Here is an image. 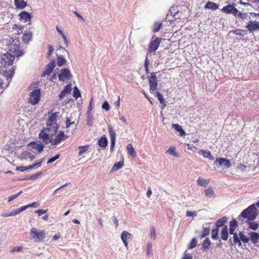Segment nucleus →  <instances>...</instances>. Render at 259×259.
I'll return each mask as SVG.
<instances>
[{
  "mask_svg": "<svg viewBox=\"0 0 259 259\" xmlns=\"http://www.w3.org/2000/svg\"><path fill=\"white\" fill-rule=\"evenodd\" d=\"M161 39V38L156 37L154 39L152 40L150 42L148 48L149 53H152L156 52L160 45Z\"/></svg>",
  "mask_w": 259,
  "mask_h": 259,
  "instance_id": "nucleus-8",
  "label": "nucleus"
},
{
  "mask_svg": "<svg viewBox=\"0 0 259 259\" xmlns=\"http://www.w3.org/2000/svg\"><path fill=\"white\" fill-rule=\"evenodd\" d=\"M32 33L29 31H25L22 40L25 43H28L32 40Z\"/></svg>",
  "mask_w": 259,
  "mask_h": 259,
  "instance_id": "nucleus-23",
  "label": "nucleus"
},
{
  "mask_svg": "<svg viewBox=\"0 0 259 259\" xmlns=\"http://www.w3.org/2000/svg\"><path fill=\"white\" fill-rule=\"evenodd\" d=\"M46 235L45 230L37 229L36 228H32L30 231V238L34 242L42 241L45 238Z\"/></svg>",
  "mask_w": 259,
  "mask_h": 259,
  "instance_id": "nucleus-3",
  "label": "nucleus"
},
{
  "mask_svg": "<svg viewBox=\"0 0 259 259\" xmlns=\"http://www.w3.org/2000/svg\"><path fill=\"white\" fill-rule=\"evenodd\" d=\"M40 93L39 88H36L30 93L28 100L31 104L35 105L39 102L40 99Z\"/></svg>",
  "mask_w": 259,
  "mask_h": 259,
  "instance_id": "nucleus-4",
  "label": "nucleus"
},
{
  "mask_svg": "<svg viewBox=\"0 0 259 259\" xmlns=\"http://www.w3.org/2000/svg\"><path fill=\"white\" fill-rule=\"evenodd\" d=\"M20 20H23L25 22L30 21L31 16L28 12L23 11L19 14Z\"/></svg>",
  "mask_w": 259,
  "mask_h": 259,
  "instance_id": "nucleus-21",
  "label": "nucleus"
},
{
  "mask_svg": "<svg viewBox=\"0 0 259 259\" xmlns=\"http://www.w3.org/2000/svg\"><path fill=\"white\" fill-rule=\"evenodd\" d=\"M205 195L208 197H214V193L211 187H208L205 190Z\"/></svg>",
  "mask_w": 259,
  "mask_h": 259,
  "instance_id": "nucleus-42",
  "label": "nucleus"
},
{
  "mask_svg": "<svg viewBox=\"0 0 259 259\" xmlns=\"http://www.w3.org/2000/svg\"><path fill=\"white\" fill-rule=\"evenodd\" d=\"M228 218L226 217H223L221 218V219H219L216 221V223L215 224V227L217 228H218L219 229V228L225 226V224L227 222Z\"/></svg>",
  "mask_w": 259,
  "mask_h": 259,
  "instance_id": "nucleus-30",
  "label": "nucleus"
},
{
  "mask_svg": "<svg viewBox=\"0 0 259 259\" xmlns=\"http://www.w3.org/2000/svg\"><path fill=\"white\" fill-rule=\"evenodd\" d=\"M239 238L243 243H247L249 241V238L245 235L242 232H239Z\"/></svg>",
  "mask_w": 259,
  "mask_h": 259,
  "instance_id": "nucleus-39",
  "label": "nucleus"
},
{
  "mask_svg": "<svg viewBox=\"0 0 259 259\" xmlns=\"http://www.w3.org/2000/svg\"><path fill=\"white\" fill-rule=\"evenodd\" d=\"M60 155L59 154H56L55 156L49 158L47 161V164H50L53 162L58 158H59Z\"/></svg>",
  "mask_w": 259,
  "mask_h": 259,
  "instance_id": "nucleus-56",
  "label": "nucleus"
},
{
  "mask_svg": "<svg viewBox=\"0 0 259 259\" xmlns=\"http://www.w3.org/2000/svg\"><path fill=\"white\" fill-rule=\"evenodd\" d=\"M196 182H197V185H198L200 186L206 187L208 184V181H207L206 180L202 179L200 178H199L197 180Z\"/></svg>",
  "mask_w": 259,
  "mask_h": 259,
  "instance_id": "nucleus-43",
  "label": "nucleus"
},
{
  "mask_svg": "<svg viewBox=\"0 0 259 259\" xmlns=\"http://www.w3.org/2000/svg\"><path fill=\"white\" fill-rule=\"evenodd\" d=\"M42 174V171L38 172L37 173H35V174H33L28 178H27L28 180H33L37 179L41 174Z\"/></svg>",
  "mask_w": 259,
  "mask_h": 259,
  "instance_id": "nucleus-52",
  "label": "nucleus"
},
{
  "mask_svg": "<svg viewBox=\"0 0 259 259\" xmlns=\"http://www.w3.org/2000/svg\"><path fill=\"white\" fill-rule=\"evenodd\" d=\"M60 115L59 112H55L53 113H52L51 115H49L48 119H47L46 122L48 123H57V117Z\"/></svg>",
  "mask_w": 259,
  "mask_h": 259,
  "instance_id": "nucleus-25",
  "label": "nucleus"
},
{
  "mask_svg": "<svg viewBox=\"0 0 259 259\" xmlns=\"http://www.w3.org/2000/svg\"><path fill=\"white\" fill-rule=\"evenodd\" d=\"M14 73V69L12 67L11 70H9L8 72H6V76L8 80H11L13 76Z\"/></svg>",
  "mask_w": 259,
  "mask_h": 259,
  "instance_id": "nucleus-47",
  "label": "nucleus"
},
{
  "mask_svg": "<svg viewBox=\"0 0 259 259\" xmlns=\"http://www.w3.org/2000/svg\"><path fill=\"white\" fill-rule=\"evenodd\" d=\"M258 214V211L255 205L253 204L244 209L238 217L237 219L240 221L242 218L246 219L247 221H254Z\"/></svg>",
  "mask_w": 259,
  "mask_h": 259,
  "instance_id": "nucleus-1",
  "label": "nucleus"
},
{
  "mask_svg": "<svg viewBox=\"0 0 259 259\" xmlns=\"http://www.w3.org/2000/svg\"><path fill=\"white\" fill-rule=\"evenodd\" d=\"M124 163L122 161H119V162H116L114 164L112 167L111 170L112 171H116L121 168L123 166Z\"/></svg>",
  "mask_w": 259,
  "mask_h": 259,
  "instance_id": "nucleus-37",
  "label": "nucleus"
},
{
  "mask_svg": "<svg viewBox=\"0 0 259 259\" xmlns=\"http://www.w3.org/2000/svg\"><path fill=\"white\" fill-rule=\"evenodd\" d=\"M132 235L126 232V231H124L121 235V238L122 241H123L125 247L127 248L128 247V241L131 240L132 239Z\"/></svg>",
  "mask_w": 259,
  "mask_h": 259,
  "instance_id": "nucleus-18",
  "label": "nucleus"
},
{
  "mask_svg": "<svg viewBox=\"0 0 259 259\" xmlns=\"http://www.w3.org/2000/svg\"><path fill=\"white\" fill-rule=\"evenodd\" d=\"M246 28L251 32L259 31V21H250L247 23Z\"/></svg>",
  "mask_w": 259,
  "mask_h": 259,
  "instance_id": "nucleus-11",
  "label": "nucleus"
},
{
  "mask_svg": "<svg viewBox=\"0 0 259 259\" xmlns=\"http://www.w3.org/2000/svg\"><path fill=\"white\" fill-rule=\"evenodd\" d=\"M221 238L223 240H227L228 239V228L227 226H224L221 232Z\"/></svg>",
  "mask_w": 259,
  "mask_h": 259,
  "instance_id": "nucleus-31",
  "label": "nucleus"
},
{
  "mask_svg": "<svg viewBox=\"0 0 259 259\" xmlns=\"http://www.w3.org/2000/svg\"><path fill=\"white\" fill-rule=\"evenodd\" d=\"M74 123V121H71L70 117H67L65 121L66 127L69 128L71 125Z\"/></svg>",
  "mask_w": 259,
  "mask_h": 259,
  "instance_id": "nucleus-54",
  "label": "nucleus"
},
{
  "mask_svg": "<svg viewBox=\"0 0 259 259\" xmlns=\"http://www.w3.org/2000/svg\"><path fill=\"white\" fill-rule=\"evenodd\" d=\"M172 127L179 133L180 136L182 137L186 135L185 131L183 129L182 126L179 124L176 123L172 124Z\"/></svg>",
  "mask_w": 259,
  "mask_h": 259,
  "instance_id": "nucleus-32",
  "label": "nucleus"
},
{
  "mask_svg": "<svg viewBox=\"0 0 259 259\" xmlns=\"http://www.w3.org/2000/svg\"><path fill=\"white\" fill-rule=\"evenodd\" d=\"M42 160H40L36 163H33L32 165H28L27 166H19L17 167L16 170H19L20 171H24L25 170H29L34 168H38L41 165Z\"/></svg>",
  "mask_w": 259,
  "mask_h": 259,
  "instance_id": "nucleus-16",
  "label": "nucleus"
},
{
  "mask_svg": "<svg viewBox=\"0 0 259 259\" xmlns=\"http://www.w3.org/2000/svg\"><path fill=\"white\" fill-rule=\"evenodd\" d=\"M70 71L67 68H63L60 70V73L58 75L59 80L60 81H64L71 77Z\"/></svg>",
  "mask_w": 259,
  "mask_h": 259,
  "instance_id": "nucleus-12",
  "label": "nucleus"
},
{
  "mask_svg": "<svg viewBox=\"0 0 259 259\" xmlns=\"http://www.w3.org/2000/svg\"><path fill=\"white\" fill-rule=\"evenodd\" d=\"M102 108L106 111H108L110 109L109 104L107 101H105L102 104Z\"/></svg>",
  "mask_w": 259,
  "mask_h": 259,
  "instance_id": "nucleus-61",
  "label": "nucleus"
},
{
  "mask_svg": "<svg viewBox=\"0 0 259 259\" xmlns=\"http://www.w3.org/2000/svg\"><path fill=\"white\" fill-rule=\"evenodd\" d=\"M48 51L47 57V58H49L54 52V48L50 45H48Z\"/></svg>",
  "mask_w": 259,
  "mask_h": 259,
  "instance_id": "nucleus-57",
  "label": "nucleus"
},
{
  "mask_svg": "<svg viewBox=\"0 0 259 259\" xmlns=\"http://www.w3.org/2000/svg\"><path fill=\"white\" fill-rule=\"evenodd\" d=\"M87 124L89 126H90L92 124L93 121V115L91 114V112H90V114L89 112H87Z\"/></svg>",
  "mask_w": 259,
  "mask_h": 259,
  "instance_id": "nucleus-55",
  "label": "nucleus"
},
{
  "mask_svg": "<svg viewBox=\"0 0 259 259\" xmlns=\"http://www.w3.org/2000/svg\"><path fill=\"white\" fill-rule=\"evenodd\" d=\"M219 229L218 228H214L211 230V238L213 240L218 239V234Z\"/></svg>",
  "mask_w": 259,
  "mask_h": 259,
  "instance_id": "nucleus-44",
  "label": "nucleus"
},
{
  "mask_svg": "<svg viewBox=\"0 0 259 259\" xmlns=\"http://www.w3.org/2000/svg\"><path fill=\"white\" fill-rule=\"evenodd\" d=\"M56 65L55 61L53 60L49 63L46 67L45 70L43 71L41 77H44L46 75H50L53 71Z\"/></svg>",
  "mask_w": 259,
  "mask_h": 259,
  "instance_id": "nucleus-15",
  "label": "nucleus"
},
{
  "mask_svg": "<svg viewBox=\"0 0 259 259\" xmlns=\"http://www.w3.org/2000/svg\"><path fill=\"white\" fill-rule=\"evenodd\" d=\"M53 136L54 135L49 132L48 129L43 128L38 134V138L47 145L52 143V138Z\"/></svg>",
  "mask_w": 259,
  "mask_h": 259,
  "instance_id": "nucleus-5",
  "label": "nucleus"
},
{
  "mask_svg": "<svg viewBox=\"0 0 259 259\" xmlns=\"http://www.w3.org/2000/svg\"><path fill=\"white\" fill-rule=\"evenodd\" d=\"M237 227V222L235 219H233L230 222L229 233L234 236V234H237L235 230Z\"/></svg>",
  "mask_w": 259,
  "mask_h": 259,
  "instance_id": "nucleus-22",
  "label": "nucleus"
},
{
  "mask_svg": "<svg viewBox=\"0 0 259 259\" xmlns=\"http://www.w3.org/2000/svg\"><path fill=\"white\" fill-rule=\"evenodd\" d=\"M197 241L196 238H193L188 245V249H191L195 247L197 245Z\"/></svg>",
  "mask_w": 259,
  "mask_h": 259,
  "instance_id": "nucleus-48",
  "label": "nucleus"
},
{
  "mask_svg": "<svg viewBox=\"0 0 259 259\" xmlns=\"http://www.w3.org/2000/svg\"><path fill=\"white\" fill-rule=\"evenodd\" d=\"M210 232V229L209 227H204L203 226V231L201 235H200V237L201 238H203L208 236Z\"/></svg>",
  "mask_w": 259,
  "mask_h": 259,
  "instance_id": "nucleus-40",
  "label": "nucleus"
},
{
  "mask_svg": "<svg viewBox=\"0 0 259 259\" xmlns=\"http://www.w3.org/2000/svg\"><path fill=\"white\" fill-rule=\"evenodd\" d=\"M221 11L227 14H232L235 16H236V14L238 13V10L232 5L224 6Z\"/></svg>",
  "mask_w": 259,
  "mask_h": 259,
  "instance_id": "nucleus-14",
  "label": "nucleus"
},
{
  "mask_svg": "<svg viewBox=\"0 0 259 259\" xmlns=\"http://www.w3.org/2000/svg\"><path fill=\"white\" fill-rule=\"evenodd\" d=\"M28 147L32 149H35L38 153H41L44 148V145L41 143H38L35 142H31L28 144Z\"/></svg>",
  "mask_w": 259,
  "mask_h": 259,
  "instance_id": "nucleus-19",
  "label": "nucleus"
},
{
  "mask_svg": "<svg viewBox=\"0 0 259 259\" xmlns=\"http://www.w3.org/2000/svg\"><path fill=\"white\" fill-rule=\"evenodd\" d=\"M167 153H168L169 154L172 155L174 156H177V154L176 151V148L175 147H170L166 151Z\"/></svg>",
  "mask_w": 259,
  "mask_h": 259,
  "instance_id": "nucleus-50",
  "label": "nucleus"
},
{
  "mask_svg": "<svg viewBox=\"0 0 259 259\" xmlns=\"http://www.w3.org/2000/svg\"><path fill=\"white\" fill-rule=\"evenodd\" d=\"M14 59V56L9 53H7L2 56L1 63L5 67L9 66L12 65Z\"/></svg>",
  "mask_w": 259,
  "mask_h": 259,
  "instance_id": "nucleus-7",
  "label": "nucleus"
},
{
  "mask_svg": "<svg viewBox=\"0 0 259 259\" xmlns=\"http://www.w3.org/2000/svg\"><path fill=\"white\" fill-rule=\"evenodd\" d=\"M108 142L107 138L105 135H103L98 141V144L103 149H105L108 145Z\"/></svg>",
  "mask_w": 259,
  "mask_h": 259,
  "instance_id": "nucleus-24",
  "label": "nucleus"
},
{
  "mask_svg": "<svg viewBox=\"0 0 259 259\" xmlns=\"http://www.w3.org/2000/svg\"><path fill=\"white\" fill-rule=\"evenodd\" d=\"M150 230H151V238L155 240L156 237V230L154 227H151Z\"/></svg>",
  "mask_w": 259,
  "mask_h": 259,
  "instance_id": "nucleus-59",
  "label": "nucleus"
},
{
  "mask_svg": "<svg viewBox=\"0 0 259 259\" xmlns=\"http://www.w3.org/2000/svg\"><path fill=\"white\" fill-rule=\"evenodd\" d=\"M148 81L150 85V92L153 94L157 89L158 80L156 77V73L152 72L148 77Z\"/></svg>",
  "mask_w": 259,
  "mask_h": 259,
  "instance_id": "nucleus-6",
  "label": "nucleus"
},
{
  "mask_svg": "<svg viewBox=\"0 0 259 259\" xmlns=\"http://www.w3.org/2000/svg\"><path fill=\"white\" fill-rule=\"evenodd\" d=\"M246 224L248 226V228L249 229L253 231H256L259 227V224L257 222H254L253 221H246Z\"/></svg>",
  "mask_w": 259,
  "mask_h": 259,
  "instance_id": "nucleus-26",
  "label": "nucleus"
},
{
  "mask_svg": "<svg viewBox=\"0 0 259 259\" xmlns=\"http://www.w3.org/2000/svg\"><path fill=\"white\" fill-rule=\"evenodd\" d=\"M214 163L218 166H224L226 167H229L231 165V163L229 160L225 158H217L214 161Z\"/></svg>",
  "mask_w": 259,
  "mask_h": 259,
  "instance_id": "nucleus-13",
  "label": "nucleus"
},
{
  "mask_svg": "<svg viewBox=\"0 0 259 259\" xmlns=\"http://www.w3.org/2000/svg\"><path fill=\"white\" fill-rule=\"evenodd\" d=\"M14 4L17 9H23L27 6L24 0H14Z\"/></svg>",
  "mask_w": 259,
  "mask_h": 259,
  "instance_id": "nucleus-29",
  "label": "nucleus"
},
{
  "mask_svg": "<svg viewBox=\"0 0 259 259\" xmlns=\"http://www.w3.org/2000/svg\"><path fill=\"white\" fill-rule=\"evenodd\" d=\"M199 154L202 155L204 157L207 158L212 160L214 159L213 156L211 155V152L209 151H205L204 150H200Z\"/></svg>",
  "mask_w": 259,
  "mask_h": 259,
  "instance_id": "nucleus-33",
  "label": "nucleus"
},
{
  "mask_svg": "<svg viewBox=\"0 0 259 259\" xmlns=\"http://www.w3.org/2000/svg\"><path fill=\"white\" fill-rule=\"evenodd\" d=\"M46 127H45L44 128H47L49 130V132L51 133L52 135H56L57 133V132L59 128V126L57 124V123H53V122H50L48 123L46 122Z\"/></svg>",
  "mask_w": 259,
  "mask_h": 259,
  "instance_id": "nucleus-17",
  "label": "nucleus"
},
{
  "mask_svg": "<svg viewBox=\"0 0 259 259\" xmlns=\"http://www.w3.org/2000/svg\"><path fill=\"white\" fill-rule=\"evenodd\" d=\"M63 91L66 93H69L71 91V87L70 84H67L63 89Z\"/></svg>",
  "mask_w": 259,
  "mask_h": 259,
  "instance_id": "nucleus-60",
  "label": "nucleus"
},
{
  "mask_svg": "<svg viewBox=\"0 0 259 259\" xmlns=\"http://www.w3.org/2000/svg\"><path fill=\"white\" fill-rule=\"evenodd\" d=\"M234 34L243 36L245 34V31L241 29H235L231 31Z\"/></svg>",
  "mask_w": 259,
  "mask_h": 259,
  "instance_id": "nucleus-46",
  "label": "nucleus"
},
{
  "mask_svg": "<svg viewBox=\"0 0 259 259\" xmlns=\"http://www.w3.org/2000/svg\"><path fill=\"white\" fill-rule=\"evenodd\" d=\"M179 11L178 9V6H173L169 9L167 14V16L170 15L175 17L179 13Z\"/></svg>",
  "mask_w": 259,
  "mask_h": 259,
  "instance_id": "nucleus-34",
  "label": "nucleus"
},
{
  "mask_svg": "<svg viewBox=\"0 0 259 259\" xmlns=\"http://www.w3.org/2000/svg\"><path fill=\"white\" fill-rule=\"evenodd\" d=\"M47 211L46 209H38L35 211V213H37L39 216L45 213Z\"/></svg>",
  "mask_w": 259,
  "mask_h": 259,
  "instance_id": "nucleus-64",
  "label": "nucleus"
},
{
  "mask_svg": "<svg viewBox=\"0 0 259 259\" xmlns=\"http://www.w3.org/2000/svg\"><path fill=\"white\" fill-rule=\"evenodd\" d=\"M249 240L253 244H256L259 242V233L256 232L251 231L249 232Z\"/></svg>",
  "mask_w": 259,
  "mask_h": 259,
  "instance_id": "nucleus-20",
  "label": "nucleus"
},
{
  "mask_svg": "<svg viewBox=\"0 0 259 259\" xmlns=\"http://www.w3.org/2000/svg\"><path fill=\"white\" fill-rule=\"evenodd\" d=\"M23 154L25 157V158L28 157L30 158L31 160H32L35 157L34 155L28 152H25L23 153Z\"/></svg>",
  "mask_w": 259,
  "mask_h": 259,
  "instance_id": "nucleus-58",
  "label": "nucleus"
},
{
  "mask_svg": "<svg viewBox=\"0 0 259 259\" xmlns=\"http://www.w3.org/2000/svg\"><path fill=\"white\" fill-rule=\"evenodd\" d=\"M20 44V40L18 37L16 36L12 37L11 41L8 48L9 51L13 53L17 57H21L24 55L23 51L19 50Z\"/></svg>",
  "mask_w": 259,
  "mask_h": 259,
  "instance_id": "nucleus-2",
  "label": "nucleus"
},
{
  "mask_svg": "<svg viewBox=\"0 0 259 259\" xmlns=\"http://www.w3.org/2000/svg\"><path fill=\"white\" fill-rule=\"evenodd\" d=\"M219 8V5L210 1H208L204 6L205 9L216 10Z\"/></svg>",
  "mask_w": 259,
  "mask_h": 259,
  "instance_id": "nucleus-27",
  "label": "nucleus"
},
{
  "mask_svg": "<svg viewBox=\"0 0 259 259\" xmlns=\"http://www.w3.org/2000/svg\"><path fill=\"white\" fill-rule=\"evenodd\" d=\"M152 243L149 242L147 245V254L150 255L152 254Z\"/></svg>",
  "mask_w": 259,
  "mask_h": 259,
  "instance_id": "nucleus-53",
  "label": "nucleus"
},
{
  "mask_svg": "<svg viewBox=\"0 0 259 259\" xmlns=\"http://www.w3.org/2000/svg\"><path fill=\"white\" fill-rule=\"evenodd\" d=\"M90 147V145H87L84 146H79L78 147L79 149L78 156H80L83 155V153L88 151Z\"/></svg>",
  "mask_w": 259,
  "mask_h": 259,
  "instance_id": "nucleus-35",
  "label": "nucleus"
},
{
  "mask_svg": "<svg viewBox=\"0 0 259 259\" xmlns=\"http://www.w3.org/2000/svg\"><path fill=\"white\" fill-rule=\"evenodd\" d=\"M236 16L239 17L242 19H244L247 17V14L245 13H242L238 11V13L236 14Z\"/></svg>",
  "mask_w": 259,
  "mask_h": 259,
  "instance_id": "nucleus-62",
  "label": "nucleus"
},
{
  "mask_svg": "<svg viewBox=\"0 0 259 259\" xmlns=\"http://www.w3.org/2000/svg\"><path fill=\"white\" fill-rule=\"evenodd\" d=\"M233 241L235 244H237L239 246L242 245L241 240L239 239L237 234H234V236H233Z\"/></svg>",
  "mask_w": 259,
  "mask_h": 259,
  "instance_id": "nucleus-51",
  "label": "nucleus"
},
{
  "mask_svg": "<svg viewBox=\"0 0 259 259\" xmlns=\"http://www.w3.org/2000/svg\"><path fill=\"white\" fill-rule=\"evenodd\" d=\"M162 26V23H157L156 22L154 25L153 28V32H158L161 28Z\"/></svg>",
  "mask_w": 259,
  "mask_h": 259,
  "instance_id": "nucleus-49",
  "label": "nucleus"
},
{
  "mask_svg": "<svg viewBox=\"0 0 259 259\" xmlns=\"http://www.w3.org/2000/svg\"><path fill=\"white\" fill-rule=\"evenodd\" d=\"M73 96L76 99L81 97L80 92L77 87H74L73 91Z\"/></svg>",
  "mask_w": 259,
  "mask_h": 259,
  "instance_id": "nucleus-45",
  "label": "nucleus"
},
{
  "mask_svg": "<svg viewBox=\"0 0 259 259\" xmlns=\"http://www.w3.org/2000/svg\"><path fill=\"white\" fill-rule=\"evenodd\" d=\"M155 94H156L157 97L159 102L161 104H162L163 106H165L166 103H165V101L163 98V95L158 92H156L155 93Z\"/></svg>",
  "mask_w": 259,
  "mask_h": 259,
  "instance_id": "nucleus-41",
  "label": "nucleus"
},
{
  "mask_svg": "<svg viewBox=\"0 0 259 259\" xmlns=\"http://www.w3.org/2000/svg\"><path fill=\"white\" fill-rule=\"evenodd\" d=\"M196 212L195 211H187L186 214V217H196Z\"/></svg>",
  "mask_w": 259,
  "mask_h": 259,
  "instance_id": "nucleus-63",
  "label": "nucleus"
},
{
  "mask_svg": "<svg viewBox=\"0 0 259 259\" xmlns=\"http://www.w3.org/2000/svg\"><path fill=\"white\" fill-rule=\"evenodd\" d=\"M67 138L68 136L65 135L63 131H60L54 139L53 138H52L51 144L54 146L57 145L61 142L65 141Z\"/></svg>",
  "mask_w": 259,
  "mask_h": 259,
  "instance_id": "nucleus-9",
  "label": "nucleus"
},
{
  "mask_svg": "<svg viewBox=\"0 0 259 259\" xmlns=\"http://www.w3.org/2000/svg\"><path fill=\"white\" fill-rule=\"evenodd\" d=\"M108 130L111 139L110 151L112 152L114 150L116 141V133L113 129L111 125L108 126Z\"/></svg>",
  "mask_w": 259,
  "mask_h": 259,
  "instance_id": "nucleus-10",
  "label": "nucleus"
},
{
  "mask_svg": "<svg viewBox=\"0 0 259 259\" xmlns=\"http://www.w3.org/2000/svg\"><path fill=\"white\" fill-rule=\"evenodd\" d=\"M66 62V60L62 56H58L57 59V65L61 67L63 66Z\"/></svg>",
  "mask_w": 259,
  "mask_h": 259,
  "instance_id": "nucleus-38",
  "label": "nucleus"
},
{
  "mask_svg": "<svg viewBox=\"0 0 259 259\" xmlns=\"http://www.w3.org/2000/svg\"><path fill=\"white\" fill-rule=\"evenodd\" d=\"M211 242L208 238H205L202 243L201 249L207 251L210 248Z\"/></svg>",
  "mask_w": 259,
  "mask_h": 259,
  "instance_id": "nucleus-28",
  "label": "nucleus"
},
{
  "mask_svg": "<svg viewBox=\"0 0 259 259\" xmlns=\"http://www.w3.org/2000/svg\"><path fill=\"white\" fill-rule=\"evenodd\" d=\"M126 149L128 154L133 156L135 157L136 156V153L135 152L134 148L132 146V144H128L126 146Z\"/></svg>",
  "mask_w": 259,
  "mask_h": 259,
  "instance_id": "nucleus-36",
  "label": "nucleus"
}]
</instances>
